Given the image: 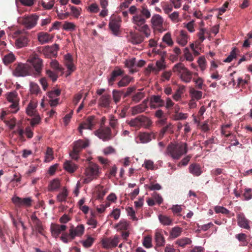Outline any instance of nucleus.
Wrapping results in <instances>:
<instances>
[{"label":"nucleus","instance_id":"obj_1","mask_svg":"<svg viewBox=\"0 0 252 252\" xmlns=\"http://www.w3.org/2000/svg\"><path fill=\"white\" fill-rule=\"evenodd\" d=\"M139 14H136L133 16L132 22L134 24L133 28L139 32H143L146 37L150 35V30L148 26L145 24L146 19L151 17V12L146 5L143 4L138 9Z\"/></svg>","mask_w":252,"mask_h":252},{"label":"nucleus","instance_id":"obj_2","mask_svg":"<svg viewBox=\"0 0 252 252\" xmlns=\"http://www.w3.org/2000/svg\"><path fill=\"white\" fill-rule=\"evenodd\" d=\"M167 154L174 159H179L188 152V144L180 142L169 144L166 149Z\"/></svg>","mask_w":252,"mask_h":252},{"label":"nucleus","instance_id":"obj_3","mask_svg":"<svg viewBox=\"0 0 252 252\" xmlns=\"http://www.w3.org/2000/svg\"><path fill=\"white\" fill-rule=\"evenodd\" d=\"M84 226L83 224H79L76 227L73 226L70 227L69 230V233L63 232L61 237L62 241L65 243L72 241L76 236H81L84 232Z\"/></svg>","mask_w":252,"mask_h":252},{"label":"nucleus","instance_id":"obj_4","mask_svg":"<svg viewBox=\"0 0 252 252\" xmlns=\"http://www.w3.org/2000/svg\"><path fill=\"white\" fill-rule=\"evenodd\" d=\"M99 174L98 166L94 163L90 162L85 168L84 174L86 178L84 180V183L88 184L94 179L96 178Z\"/></svg>","mask_w":252,"mask_h":252},{"label":"nucleus","instance_id":"obj_5","mask_svg":"<svg viewBox=\"0 0 252 252\" xmlns=\"http://www.w3.org/2000/svg\"><path fill=\"white\" fill-rule=\"evenodd\" d=\"M29 61L32 64V65H30L31 72V73H33L32 76L35 77L40 76L43 69L42 60L37 56H34L29 60Z\"/></svg>","mask_w":252,"mask_h":252},{"label":"nucleus","instance_id":"obj_6","mask_svg":"<svg viewBox=\"0 0 252 252\" xmlns=\"http://www.w3.org/2000/svg\"><path fill=\"white\" fill-rule=\"evenodd\" d=\"M89 146V141L79 139L73 142L72 150L69 153V156L72 159L77 160L79 157V154L83 149Z\"/></svg>","mask_w":252,"mask_h":252},{"label":"nucleus","instance_id":"obj_7","mask_svg":"<svg viewBox=\"0 0 252 252\" xmlns=\"http://www.w3.org/2000/svg\"><path fill=\"white\" fill-rule=\"evenodd\" d=\"M15 69L13 71V74L16 77H24L32 76L30 70V65L27 63H18L15 64Z\"/></svg>","mask_w":252,"mask_h":252},{"label":"nucleus","instance_id":"obj_8","mask_svg":"<svg viewBox=\"0 0 252 252\" xmlns=\"http://www.w3.org/2000/svg\"><path fill=\"white\" fill-rule=\"evenodd\" d=\"M94 134L103 141L111 140L114 135H113L111 128L108 126H100V127L94 132Z\"/></svg>","mask_w":252,"mask_h":252},{"label":"nucleus","instance_id":"obj_9","mask_svg":"<svg viewBox=\"0 0 252 252\" xmlns=\"http://www.w3.org/2000/svg\"><path fill=\"white\" fill-rule=\"evenodd\" d=\"M6 98L9 102L11 104L9 106L11 109L12 113H16L19 110V98L18 97V93L16 91H13L6 94Z\"/></svg>","mask_w":252,"mask_h":252},{"label":"nucleus","instance_id":"obj_10","mask_svg":"<svg viewBox=\"0 0 252 252\" xmlns=\"http://www.w3.org/2000/svg\"><path fill=\"white\" fill-rule=\"evenodd\" d=\"M13 37L16 38L15 44L18 48L26 46L29 41L27 34L19 30H17L14 32Z\"/></svg>","mask_w":252,"mask_h":252},{"label":"nucleus","instance_id":"obj_11","mask_svg":"<svg viewBox=\"0 0 252 252\" xmlns=\"http://www.w3.org/2000/svg\"><path fill=\"white\" fill-rule=\"evenodd\" d=\"M120 240V237L115 235L113 237H105L101 240L102 246L104 248L108 249L116 247Z\"/></svg>","mask_w":252,"mask_h":252},{"label":"nucleus","instance_id":"obj_12","mask_svg":"<svg viewBox=\"0 0 252 252\" xmlns=\"http://www.w3.org/2000/svg\"><path fill=\"white\" fill-rule=\"evenodd\" d=\"M39 19V16L36 14H32L22 18V24L28 29H31L34 27Z\"/></svg>","mask_w":252,"mask_h":252},{"label":"nucleus","instance_id":"obj_13","mask_svg":"<svg viewBox=\"0 0 252 252\" xmlns=\"http://www.w3.org/2000/svg\"><path fill=\"white\" fill-rule=\"evenodd\" d=\"M121 22V19L120 17L115 16L111 17L109 27L115 35L118 36L120 33Z\"/></svg>","mask_w":252,"mask_h":252},{"label":"nucleus","instance_id":"obj_14","mask_svg":"<svg viewBox=\"0 0 252 252\" xmlns=\"http://www.w3.org/2000/svg\"><path fill=\"white\" fill-rule=\"evenodd\" d=\"M96 123L94 116H89L87 119L81 123L78 127V130L80 135H82V129H92Z\"/></svg>","mask_w":252,"mask_h":252},{"label":"nucleus","instance_id":"obj_15","mask_svg":"<svg viewBox=\"0 0 252 252\" xmlns=\"http://www.w3.org/2000/svg\"><path fill=\"white\" fill-rule=\"evenodd\" d=\"M12 201L18 207H30L32 205V199L31 197L20 198L18 196H14L12 198Z\"/></svg>","mask_w":252,"mask_h":252},{"label":"nucleus","instance_id":"obj_16","mask_svg":"<svg viewBox=\"0 0 252 252\" xmlns=\"http://www.w3.org/2000/svg\"><path fill=\"white\" fill-rule=\"evenodd\" d=\"M156 137V134L154 132H140L137 136V139L143 144L149 143L152 139H155Z\"/></svg>","mask_w":252,"mask_h":252},{"label":"nucleus","instance_id":"obj_17","mask_svg":"<svg viewBox=\"0 0 252 252\" xmlns=\"http://www.w3.org/2000/svg\"><path fill=\"white\" fill-rule=\"evenodd\" d=\"M130 32L129 40L133 44H139L142 43L145 38V35L142 32Z\"/></svg>","mask_w":252,"mask_h":252},{"label":"nucleus","instance_id":"obj_18","mask_svg":"<svg viewBox=\"0 0 252 252\" xmlns=\"http://www.w3.org/2000/svg\"><path fill=\"white\" fill-rule=\"evenodd\" d=\"M31 220L34 225L35 230L42 235H44V227L42 221L37 217L35 212H34L31 216Z\"/></svg>","mask_w":252,"mask_h":252},{"label":"nucleus","instance_id":"obj_19","mask_svg":"<svg viewBox=\"0 0 252 252\" xmlns=\"http://www.w3.org/2000/svg\"><path fill=\"white\" fill-rule=\"evenodd\" d=\"M111 103V97L109 94L102 95L98 101V106L105 108H109Z\"/></svg>","mask_w":252,"mask_h":252},{"label":"nucleus","instance_id":"obj_20","mask_svg":"<svg viewBox=\"0 0 252 252\" xmlns=\"http://www.w3.org/2000/svg\"><path fill=\"white\" fill-rule=\"evenodd\" d=\"M67 228V226L65 225L53 224L52 223L51 226V230L52 235L55 238L59 237L60 234L64 231Z\"/></svg>","mask_w":252,"mask_h":252},{"label":"nucleus","instance_id":"obj_21","mask_svg":"<svg viewBox=\"0 0 252 252\" xmlns=\"http://www.w3.org/2000/svg\"><path fill=\"white\" fill-rule=\"evenodd\" d=\"M37 38L38 41L41 44H44L52 42L53 39V36L47 32H41L38 33Z\"/></svg>","mask_w":252,"mask_h":252},{"label":"nucleus","instance_id":"obj_22","mask_svg":"<svg viewBox=\"0 0 252 252\" xmlns=\"http://www.w3.org/2000/svg\"><path fill=\"white\" fill-rule=\"evenodd\" d=\"M187 68L183 63H178L173 66L172 71L180 78Z\"/></svg>","mask_w":252,"mask_h":252},{"label":"nucleus","instance_id":"obj_23","mask_svg":"<svg viewBox=\"0 0 252 252\" xmlns=\"http://www.w3.org/2000/svg\"><path fill=\"white\" fill-rule=\"evenodd\" d=\"M58 49L59 45L55 44L54 46H45L43 49V53L47 58H50L55 55V52Z\"/></svg>","mask_w":252,"mask_h":252},{"label":"nucleus","instance_id":"obj_24","mask_svg":"<svg viewBox=\"0 0 252 252\" xmlns=\"http://www.w3.org/2000/svg\"><path fill=\"white\" fill-rule=\"evenodd\" d=\"M155 239L157 247L163 246L165 243V238L161 230H157L155 233Z\"/></svg>","mask_w":252,"mask_h":252},{"label":"nucleus","instance_id":"obj_25","mask_svg":"<svg viewBox=\"0 0 252 252\" xmlns=\"http://www.w3.org/2000/svg\"><path fill=\"white\" fill-rule=\"evenodd\" d=\"M151 22L154 27L160 28L162 26L163 19L159 15L154 14L151 19Z\"/></svg>","mask_w":252,"mask_h":252},{"label":"nucleus","instance_id":"obj_26","mask_svg":"<svg viewBox=\"0 0 252 252\" xmlns=\"http://www.w3.org/2000/svg\"><path fill=\"white\" fill-rule=\"evenodd\" d=\"M115 228L117 231L128 230L130 228V223L126 220H122L115 225Z\"/></svg>","mask_w":252,"mask_h":252},{"label":"nucleus","instance_id":"obj_27","mask_svg":"<svg viewBox=\"0 0 252 252\" xmlns=\"http://www.w3.org/2000/svg\"><path fill=\"white\" fill-rule=\"evenodd\" d=\"M189 169V172L195 176H199L202 173L200 166L197 163L190 164Z\"/></svg>","mask_w":252,"mask_h":252},{"label":"nucleus","instance_id":"obj_28","mask_svg":"<svg viewBox=\"0 0 252 252\" xmlns=\"http://www.w3.org/2000/svg\"><path fill=\"white\" fill-rule=\"evenodd\" d=\"M140 127H144L146 128H149L152 125V122L148 117L143 115L139 116Z\"/></svg>","mask_w":252,"mask_h":252},{"label":"nucleus","instance_id":"obj_29","mask_svg":"<svg viewBox=\"0 0 252 252\" xmlns=\"http://www.w3.org/2000/svg\"><path fill=\"white\" fill-rule=\"evenodd\" d=\"M188 36L186 31H181L177 37L178 43L182 46H185L188 42Z\"/></svg>","mask_w":252,"mask_h":252},{"label":"nucleus","instance_id":"obj_30","mask_svg":"<svg viewBox=\"0 0 252 252\" xmlns=\"http://www.w3.org/2000/svg\"><path fill=\"white\" fill-rule=\"evenodd\" d=\"M64 169L69 173H73L77 168V166L71 161H66L63 164Z\"/></svg>","mask_w":252,"mask_h":252},{"label":"nucleus","instance_id":"obj_31","mask_svg":"<svg viewBox=\"0 0 252 252\" xmlns=\"http://www.w3.org/2000/svg\"><path fill=\"white\" fill-rule=\"evenodd\" d=\"M60 186V180L58 179H54L50 182L48 186V190L49 191H54L59 189Z\"/></svg>","mask_w":252,"mask_h":252},{"label":"nucleus","instance_id":"obj_32","mask_svg":"<svg viewBox=\"0 0 252 252\" xmlns=\"http://www.w3.org/2000/svg\"><path fill=\"white\" fill-rule=\"evenodd\" d=\"M68 195V192L67 189L64 187L62 191L57 196V200L59 202H65L66 201L67 197Z\"/></svg>","mask_w":252,"mask_h":252},{"label":"nucleus","instance_id":"obj_33","mask_svg":"<svg viewBox=\"0 0 252 252\" xmlns=\"http://www.w3.org/2000/svg\"><path fill=\"white\" fill-rule=\"evenodd\" d=\"M123 74V71L120 69L114 70L111 73L110 78L108 80L109 84L112 85L116 80V78L119 76L122 75Z\"/></svg>","mask_w":252,"mask_h":252},{"label":"nucleus","instance_id":"obj_34","mask_svg":"<svg viewBox=\"0 0 252 252\" xmlns=\"http://www.w3.org/2000/svg\"><path fill=\"white\" fill-rule=\"evenodd\" d=\"M192 72L187 68V69L185 70V72L181 76L180 79L185 83H189L192 80Z\"/></svg>","mask_w":252,"mask_h":252},{"label":"nucleus","instance_id":"obj_35","mask_svg":"<svg viewBox=\"0 0 252 252\" xmlns=\"http://www.w3.org/2000/svg\"><path fill=\"white\" fill-rule=\"evenodd\" d=\"M36 105L35 104L33 103L32 102H31L28 105V107L26 109V113L27 114L30 116H35L36 111L35 108Z\"/></svg>","mask_w":252,"mask_h":252},{"label":"nucleus","instance_id":"obj_36","mask_svg":"<svg viewBox=\"0 0 252 252\" xmlns=\"http://www.w3.org/2000/svg\"><path fill=\"white\" fill-rule=\"evenodd\" d=\"M3 62L5 65L11 63L15 60V57L12 53L5 55L2 58Z\"/></svg>","mask_w":252,"mask_h":252},{"label":"nucleus","instance_id":"obj_37","mask_svg":"<svg viewBox=\"0 0 252 252\" xmlns=\"http://www.w3.org/2000/svg\"><path fill=\"white\" fill-rule=\"evenodd\" d=\"M238 223L239 225L245 229H249L250 226L249 225V221L244 217L239 216L238 219Z\"/></svg>","mask_w":252,"mask_h":252},{"label":"nucleus","instance_id":"obj_38","mask_svg":"<svg viewBox=\"0 0 252 252\" xmlns=\"http://www.w3.org/2000/svg\"><path fill=\"white\" fill-rule=\"evenodd\" d=\"M150 100L151 102H154L155 103L157 104L158 107H162L164 105L165 102L161 98L160 95H152Z\"/></svg>","mask_w":252,"mask_h":252},{"label":"nucleus","instance_id":"obj_39","mask_svg":"<svg viewBox=\"0 0 252 252\" xmlns=\"http://www.w3.org/2000/svg\"><path fill=\"white\" fill-rule=\"evenodd\" d=\"M166 132H169L171 133H173L174 132L173 125L171 123L167 124L161 128L160 131V135L163 136V135Z\"/></svg>","mask_w":252,"mask_h":252},{"label":"nucleus","instance_id":"obj_40","mask_svg":"<svg viewBox=\"0 0 252 252\" xmlns=\"http://www.w3.org/2000/svg\"><path fill=\"white\" fill-rule=\"evenodd\" d=\"M158 219L160 222L164 225H169L172 222V220L169 217L165 215H159Z\"/></svg>","mask_w":252,"mask_h":252},{"label":"nucleus","instance_id":"obj_41","mask_svg":"<svg viewBox=\"0 0 252 252\" xmlns=\"http://www.w3.org/2000/svg\"><path fill=\"white\" fill-rule=\"evenodd\" d=\"M124 92L122 91H118L117 90H114L112 92L113 98L116 104L118 103L121 98L122 94Z\"/></svg>","mask_w":252,"mask_h":252},{"label":"nucleus","instance_id":"obj_42","mask_svg":"<svg viewBox=\"0 0 252 252\" xmlns=\"http://www.w3.org/2000/svg\"><path fill=\"white\" fill-rule=\"evenodd\" d=\"M182 232V228L179 227H174L172 228L170 231V236L174 239L179 237Z\"/></svg>","mask_w":252,"mask_h":252},{"label":"nucleus","instance_id":"obj_43","mask_svg":"<svg viewBox=\"0 0 252 252\" xmlns=\"http://www.w3.org/2000/svg\"><path fill=\"white\" fill-rule=\"evenodd\" d=\"M94 241V238L90 236H88L85 240L81 241V243L85 248H89L92 246Z\"/></svg>","mask_w":252,"mask_h":252},{"label":"nucleus","instance_id":"obj_44","mask_svg":"<svg viewBox=\"0 0 252 252\" xmlns=\"http://www.w3.org/2000/svg\"><path fill=\"white\" fill-rule=\"evenodd\" d=\"M191 243L190 239L186 237L178 239L176 242V244L182 247H184L186 245L190 244Z\"/></svg>","mask_w":252,"mask_h":252},{"label":"nucleus","instance_id":"obj_45","mask_svg":"<svg viewBox=\"0 0 252 252\" xmlns=\"http://www.w3.org/2000/svg\"><path fill=\"white\" fill-rule=\"evenodd\" d=\"M147 108L141 104L136 105L132 108V115H136L144 112Z\"/></svg>","mask_w":252,"mask_h":252},{"label":"nucleus","instance_id":"obj_46","mask_svg":"<svg viewBox=\"0 0 252 252\" xmlns=\"http://www.w3.org/2000/svg\"><path fill=\"white\" fill-rule=\"evenodd\" d=\"M130 82V78L128 76L124 77L118 83L119 87H123L127 86Z\"/></svg>","mask_w":252,"mask_h":252},{"label":"nucleus","instance_id":"obj_47","mask_svg":"<svg viewBox=\"0 0 252 252\" xmlns=\"http://www.w3.org/2000/svg\"><path fill=\"white\" fill-rule=\"evenodd\" d=\"M70 7L71 15L75 18H78L81 14V11L82 10L81 8H77L74 6L69 5Z\"/></svg>","mask_w":252,"mask_h":252},{"label":"nucleus","instance_id":"obj_48","mask_svg":"<svg viewBox=\"0 0 252 252\" xmlns=\"http://www.w3.org/2000/svg\"><path fill=\"white\" fill-rule=\"evenodd\" d=\"M190 94L192 97L196 100L200 99L202 95V92L201 91L195 90L194 89H191L190 90Z\"/></svg>","mask_w":252,"mask_h":252},{"label":"nucleus","instance_id":"obj_49","mask_svg":"<svg viewBox=\"0 0 252 252\" xmlns=\"http://www.w3.org/2000/svg\"><path fill=\"white\" fill-rule=\"evenodd\" d=\"M30 91L32 94H37L40 90L38 85L34 82L30 83Z\"/></svg>","mask_w":252,"mask_h":252},{"label":"nucleus","instance_id":"obj_50","mask_svg":"<svg viewBox=\"0 0 252 252\" xmlns=\"http://www.w3.org/2000/svg\"><path fill=\"white\" fill-rule=\"evenodd\" d=\"M156 67L158 68V70L163 69L166 67V64L164 61V57L162 56L159 60L156 62Z\"/></svg>","mask_w":252,"mask_h":252},{"label":"nucleus","instance_id":"obj_51","mask_svg":"<svg viewBox=\"0 0 252 252\" xmlns=\"http://www.w3.org/2000/svg\"><path fill=\"white\" fill-rule=\"evenodd\" d=\"M184 91V87H180L176 92L175 94L173 95V98L176 101H179L182 95L183 94Z\"/></svg>","mask_w":252,"mask_h":252},{"label":"nucleus","instance_id":"obj_52","mask_svg":"<svg viewBox=\"0 0 252 252\" xmlns=\"http://www.w3.org/2000/svg\"><path fill=\"white\" fill-rule=\"evenodd\" d=\"M50 66L52 68L55 69L57 72L63 71V70L56 60H52L50 63Z\"/></svg>","mask_w":252,"mask_h":252},{"label":"nucleus","instance_id":"obj_53","mask_svg":"<svg viewBox=\"0 0 252 252\" xmlns=\"http://www.w3.org/2000/svg\"><path fill=\"white\" fill-rule=\"evenodd\" d=\"M128 124L130 126L134 127L137 128H140L139 116L137 117L136 118L133 119L131 120L129 122Z\"/></svg>","mask_w":252,"mask_h":252},{"label":"nucleus","instance_id":"obj_54","mask_svg":"<svg viewBox=\"0 0 252 252\" xmlns=\"http://www.w3.org/2000/svg\"><path fill=\"white\" fill-rule=\"evenodd\" d=\"M144 96V94L142 92H137L132 96V100L136 103L138 102Z\"/></svg>","mask_w":252,"mask_h":252},{"label":"nucleus","instance_id":"obj_55","mask_svg":"<svg viewBox=\"0 0 252 252\" xmlns=\"http://www.w3.org/2000/svg\"><path fill=\"white\" fill-rule=\"evenodd\" d=\"M162 40L169 46H172L173 44V42L171 37V34L168 32L163 36Z\"/></svg>","mask_w":252,"mask_h":252},{"label":"nucleus","instance_id":"obj_56","mask_svg":"<svg viewBox=\"0 0 252 252\" xmlns=\"http://www.w3.org/2000/svg\"><path fill=\"white\" fill-rule=\"evenodd\" d=\"M109 125L111 127L116 131L118 126V120L116 119L114 116H111L109 122Z\"/></svg>","mask_w":252,"mask_h":252},{"label":"nucleus","instance_id":"obj_57","mask_svg":"<svg viewBox=\"0 0 252 252\" xmlns=\"http://www.w3.org/2000/svg\"><path fill=\"white\" fill-rule=\"evenodd\" d=\"M97 223L98 222L95 218H94V216L90 217L87 219V224L92 226L93 228H94L97 226Z\"/></svg>","mask_w":252,"mask_h":252},{"label":"nucleus","instance_id":"obj_58","mask_svg":"<svg viewBox=\"0 0 252 252\" xmlns=\"http://www.w3.org/2000/svg\"><path fill=\"white\" fill-rule=\"evenodd\" d=\"M143 245L145 247L147 248H150L152 247L151 237L150 236L145 237L143 240Z\"/></svg>","mask_w":252,"mask_h":252},{"label":"nucleus","instance_id":"obj_59","mask_svg":"<svg viewBox=\"0 0 252 252\" xmlns=\"http://www.w3.org/2000/svg\"><path fill=\"white\" fill-rule=\"evenodd\" d=\"M193 82L196 84V87L200 90L203 89V80L201 77H198L197 78L193 79Z\"/></svg>","mask_w":252,"mask_h":252},{"label":"nucleus","instance_id":"obj_60","mask_svg":"<svg viewBox=\"0 0 252 252\" xmlns=\"http://www.w3.org/2000/svg\"><path fill=\"white\" fill-rule=\"evenodd\" d=\"M58 72L57 71L55 72L50 70H46L47 75L52 80L53 82H55L57 80L58 77Z\"/></svg>","mask_w":252,"mask_h":252},{"label":"nucleus","instance_id":"obj_61","mask_svg":"<svg viewBox=\"0 0 252 252\" xmlns=\"http://www.w3.org/2000/svg\"><path fill=\"white\" fill-rule=\"evenodd\" d=\"M236 48H234L232 51H231L230 55L224 60V62L230 63L233 59H235L236 57Z\"/></svg>","mask_w":252,"mask_h":252},{"label":"nucleus","instance_id":"obj_62","mask_svg":"<svg viewBox=\"0 0 252 252\" xmlns=\"http://www.w3.org/2000/svg\"><path fill=\"white\" fill-rule=\"evenodd\" d=\"M198 65L202 71H203L206 68V60L204 57H200L198 60Z\"/></svg>","mask_w":252,"mask_h":252},{"label":"nucleus","instance_id":"obj_63","mask_svg":"<svg viewBox=\"0 0 252 252\" xmlns=\"http://www.w3.org/2000/svg\"><path fill=\"white\" fill-rule=\"evenodd\" d=\"M169 18L174 22H178L179 21V13L175 11L172 13L169 14Z\"/></svg>","mask_w":252,"mask_h":252},{"label":"nucleus","instance_id":"obj_64","mask_svg":"<svg viewBox=\"0 0 252 252\" xmlns=\"http://www.w3.org/2000/svg\"><path fill=\"white\" fill-rule=\"evenodd\" d=\"M152 198L154 201H156L158 204H161L163 202V199L161 196L156 192H154L152 194Z\"/></svg>","mask_w":252,"mask_h":252}]
</instances>
